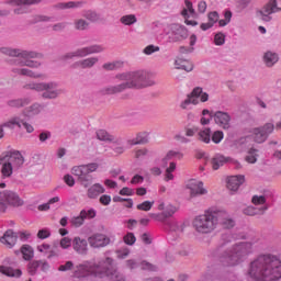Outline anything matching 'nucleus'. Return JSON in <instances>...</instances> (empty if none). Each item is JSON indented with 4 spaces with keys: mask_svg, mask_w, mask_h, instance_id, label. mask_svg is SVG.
<instances>
[{
    "mask_svg": "<svg viewBox=\"0 0 281 281\" xmlns=\"http://www.w3.org/2000/svg\"><path fill=\"white\" fill-rule=\"evenodd\" d=\"M115 259L104 256L95 259L87 260L83 263L76 266L74 271L75 278H110L111 281H126V277L113 268Z\"/></svg>",
    "mask_w": 281,
    "mask_h": 281,
    "instance_id": "f257e3e1",
    "label": "nucleus"
},
{
    "mask_svg": "<svg viewBox=\"0 0 281 281\" xmlns=\"http://www.w3.org/2000/svg\"><path fill=\"white\" fill-rule=\"evenodd\" d=\"M248 276L256 281H277L281 278V260L273 255H262L255 259Z\"/></svg>",
    "mask_w": 281,
    "mask_h": 281,
    "instance_id": "f03ea898",
    "label": "nucleus"
},
{
    "mask_svg": "<svg viewBox=\"0 0 281 281\" xmlns=\"http://www.w3.org/2000/svg\"><path fill=\"white\" fill-rule=\"evenodd\" d=\"M1 54L5 56H11L13 59V65L16 68H13L15 74H20V76H29V78H41V74H35L34 71L23 68L31 67L32 69L41 67V61L34 60V58L38 57V54L30 50H22L9 47L0 48Z\"/></svg>",
    "mask_w": 281,
    "mask_h": 281,
    "instance_id": "7ed1b4c3",
    "label": "nucleus"
},
{
    "mask_svg": "<svg viewBox=\"0 0 281 281\" xmlns=\"http://www.w3.org/2000/svg\"><path fill=\"white\" fill-rule=\"evenodd\" d=\"M116 80L123 83L105 88L103 93L113 95V93H122L126 89H145V87H149L150 85L148 82V72L144 70L119 74L116 75Z\"/></svg>",
    "mask_w": 281,
    "mask_h": 281,
    "instance_id": "20e7f679",
    "label": "nucleus"
},
{
    "mask_svg": "<svg viewBox=\"0 0 281 281\" xmlns=\"http://www.w3.org/2000/svg\"><path fill=\"white\" fill-rule=\"evenodd\" d=\"M252 249L254 245L249 241L237 243L220 256V262L223 267H236L247 260V256L251 254Z\"/></svg>",
    "mask_w": 281,
    "mask_h": 281,
    "instance_id": "39448f33",
    "label": "nucleus"
},
{
    "mask_svg": "<svg viewBox=\"0 0 281 281\" xmlns=\"http://www.w3.org/2000/svg\"><path fill=\"white\" fill-rule=\"evenodd\" d=\"M218 216H221V213L207 210L193 218V228L198 234H212L218 227Z\"/></svg>",
    "mask_w": 281,
    "mask_h": 281,
    "instance_id": "423d86ee",
    "label": "nucleus"
},
{
    "mask_svg": "<svg viewBox=\"0 0 281 281\" xmlns=\"http://www.w3.org/2000/svg\"><path fill=\"white\" fill-rule=\"evenodd\" d=\"M100 168L98 162H90L88 165L75 166L71 168V175L77 177L79 183L83 188H89L91 186V172H95Z\"/></svg>",
    "mask_w": 281,
    "mask_h": 281,
    "instance_id": "0eeeda50",
    "label": "nucleus"
},
{
    "mask_svg": "<svg viewBox=\"0 0 281 281\" xmlns=\"http://www.w3.org/2000/svg\"><path fill=\"white\" fill-rule=\"evenodd\" d=\"M24 88L34 91H44L42 98H45L46 100H54L58 98L59 93H63V91L58 90V85L55 82L29 83L24 86Z\"/></svg>",
    "mask_w": 281,
    "mask_h": 281,
    "instance_id": "6e6552de",
    "label": "nucleus"
},
{
    "mask_svg": "<svg viewBox=\"0 0 281 281\" xmlns=\"http://www.w3.org/2000/svg\"><path fill=\"white\" fill-rule=\"evenodd\" d=\"M199 98L200 102H207V100H210V94H207V92H203V88L196 87L187 95V99L180 103V109L186 111L190 109V104L196 106V104H199Z\"/></svg>",
    "mask_w": 281,
    "mask_h": 281,
    "instance_id": "1a4fd4ad",
    "label": "nucleus"
},
{
    "mask_svg": "<svg viewBox=\"0 0 281 281\" xmlns=\"http://www.w3.org/2000/svg\"><path fill=\"white\" fill-rule=\"evenodd\" d=\"M276 125L273 123H266L261 127H255L249 131L250 139H254L256 144H265L269 135L273 133Z\"/></svg>",
    "mask_w": 281,
    "mask_h": 281,
    "instance_id": "9d476101",
    "label": "nucleus"
},
{
    "mask_svg": "<svg viewBox=\"0 0 281 281\" xmlns=\"http://www.w3.org/2000/svg\"><path fill=\"white\" fill-rule=\"evenodd\" d=\"M166 34L171 43H177L188 38V29L181 24H171L167 26Z\"/></svg>",
    "mask_w": 281,
    "mask_h": 281,
    "instance_id": "9b49d317",
    "label": "nucleus"
},
{
    "mask_svg": "<svg viewBox=\"0 0 281 281\" xmlns=\"http://www.w3.org/2000/svg\"><path fill=\"white\" fill-rule=\"evenodd\" d=\"M104 50V46L102 45H91L87 47L79 48L72 53H68L64 56V60H68V58H85V56H90V54H101Z\"/></svg>",
    "mask_w": 281,
    "mask_h": 281,
    "instance_id": "f8f14e48",
    "label": "nucleus"
},
{
    "mask_svg": "<svg viewBox=\"0 0 281 281\" xmlns=\"http://www.w3.org/2000/svg\"><path fill=\"white\" fill-rule=\"evenodd\" d=\"M281 7L278 5V0H269L266 5L257 12L258 19L261 21L269 22L271 21V14H276V12H280Z\"/></svg>",
    "mask_w": 281,
    "mask_h": 281,
    "instance_id": "ddd939ff",
    "label": "nucleus"
},
{
    "mask_svg": "<svg viewBox=\"0 0 281 281\" xmlns=\"http://www.w3.org/2000/svg\"><path fill=\"white\" fill-rule=\"evenodd\" d=\"M88 245H90L92 249H104V247L111 245V237L104 233H94L88 237Z\"/></svg>",
    "mask_w": 281,
    "mask_h": 281,
    "instance_id": "4468645a",
    "label": "nucleus"
},
{
    "mask_svg": "<svg viewBox=\"0 0 281 281\" xmlns=\"http://www.w3.org/2000/svg\"><path fill=\"white\" fill-rule=\"evenodd\" d=\"M187 190H190L191 199L194 196H203L207 194V189H205L203 181L191 179L187 183Z\"/></svg>",
    "mask_w": 281,
    "mask_h": 281,
    "instance_id": "2eb2a0df",
    "label": "nucleus"
},
{
    "mask_svg": "<svg viewBox=\"0 0 281 281\" xmlns=\"http://www.w3.org/2000/svg\"><path fill=\"white\" fill-rule=\"evenodd\" d=\"M213 120L220 128H223L224 131H229L232 128V115L227 112L223 111H216L213 114Z\"/></svg>",
    "mask_w": 281,
    "mask_h": 281,
    "instance_id": "dca6fc26",
    "label": "nucleus"
},
{
    "mask_svg": "<svg viewBox=\"0 0 281 281\" xmlns=\"http://www.w3.org/2000/svg\"><path fill=\"white\" fill-rule=\"evenodd\" d=\"M3 161H8L13 168H21L25 164V158L19 150L8 151L3 156Z\"/></svg>",
    "mask_w": 281,
    "mask_h": 281,
    "instance_id": "f3484780",
    "label": "nucleus"
},
{
    "mask_svg": "<svg viewBox=\"0 0 281 281\" xmlns=\"http://www.w3.org/2000/svg\"><path fill=\"white\" fill-rule=\"evenodd\" d=\"M0 243L7 249H14V247H16V243H19V235L14 233L13 229H7L0 237Z\"/></svg>",
    "mask_w": 281,
    "mask_h": 281,
    "instance_id": "a211bd4d",
    "label": "nucleus"
},
{
    "mask_svg": "<svg viewBox=\"0 0 281 281\" xmlns=\"http://www.w3.org/2000/svg\"><path fill=\"white\" fill-rule=\"evenodd\" d=\"M245 183V176H229L226 180V188L231 190V192H237V190Z\"/></svg>",
    "mask_w": 281,
    "mask_h": 281,
    "instance_id": "6ab92c4d",
    "label": "nucleus"
},
{
    "mask_svg": "<svg viewBox=\"0 0 281 281\" xmlns=\"http://www.w3.org/2000/svg\"><path fill=\"white\" fill-rule=\"evenodd\" d=\"M87 2L81 1H68V2H58L53 5V10H77L78 8H85Z\"/></svg>",
    "mask_w": 281,
    "mask_h": 281,
    "instance_id": "aec40b11",
    "label": "nucleus"
},
{
    "mask_svg": "<svg viewBox=\"0 0 281 281\" xmlns=\"http://www.w3.org/2000/svg\"><path fill=\"white\" fill-rule=\"evenodd\" d=\"M72 248L80 256H87V252L89 251V241L80 237H75L72 240Z\"/></svg>",
    "mask_w": 281,
    "mask_h": 281,
    "instance_id": "412c9836",
    "label": "nucleus"
},
{
    "mask_svg": "<svg viewBox=\"0 0 281 281\" xmlns=\"http://www.w3.org/2000/svg\"><path fill=\"white\" fill-rule=\"evenodd\" d=\"M2 194H4V202L8 205H13L14 207H19L23 205V200L16 194L14 191H2Z\"/></svg>",
    "mask_w": 281,
    "mask_h": 281,
    "instance_id": "4be33fe9",
    "label": "nucleus"
},
{
    "mask_svg": "<svg viewBox=\"0 0 281 281\" xmlns=\"http://www.w3.org/2000/svg\"><path fill=\"white\" fill-rule=\"evenodd\" d=\"M15 256H19V254L22 255L23 260L26 262H30V260L34 259V248L30 244H23L20 247V250L14 251Z\"/></svg>",
    "mask_w": 281,
    "mask_h": 281,
    "instance_id": "5701e85b",
    "label": "nucleus"
},
{
    "mask_svg": "<svg viewBox=\"0 0 281 281\" xmlns=\"http://www.w3.org/2000/svg\"><path fill=\"white\" fill-rule=\"evenodd\" d=\"M158 210L159 212H162V218H170L172 216H175V214H177V212H179V207H177L173 204H166L164 202H161L158 205Z\"/></svg>",
    "mask_w": 281,
    "mask_h": 281,
    "instance_id": "b1692460",
    "label": "nucleus"
},
{
    "mask_svg": "<svg viewBox=\"0 0 281 281\" xmlns=\"http://www.w3.org/2000/svg\"><path fill=\"white\" fill-rule=\"evenodd\" d=\"M221 19V15H218V12L216 11H213V12H210L207 14V21L206 23H202L200 25V29L203 31V32H207V30H212V27H214V24L215 23H218V20Z\"/></svg>",
    "mask_w": 281,
    "mask_h": 281,
    "instance_id": "393cba45",
    "label": "nucleus"
},
{
    "mask_svg": "<svg viewBox=\"0 0 281 281\" xmlns=\"http://www.w3.org/2000/svg\"><path fill=\"white\" fill-rule=\"evenodd\" d=\"M216 214H221V215H218V223H221V225L225 229H232V227H234V225H236V223L234 222V220H232V217H229V214H227V212L216 211Z\"/></svg>",
    "mask_w": 281,
    "mask_h": 281,
    "instance_id": "a878e982",
    "label": "nucleus"
},
{
    "mask_svg": "<svg viewBox=\"0 0 281 281\" xmlns=\"http://www.w3.org/2000/svg\"><path fill=\"white\" fill-rule=\"evenodd\" d=\"M37 251L46 256L48 260L52 258H58V251H56L49 244H41L37 246Z\"/></svg>",
    "mask_w": 281,
    "mask_h": 281,
    "instance_id": "bb28decb",
    "label": "nucleus"
},
{
    "mask_svg": "<svg viewBox=\"0 0 281 281\" xmlns=\"http://www.w3.org/2000/svg\"><path fill=\"white\" fill-rule=\"evenodd\" d=\"M0 273L8 278H21L23 276V271H21V269H14L8 266H0Z\"/></svg>",
    "mask_w": 281,
    "mask_h": 281,
    "instance_id": "cd10ccee",
    "label": "nucleus"
},
{
    "mask_svg": "<svg viewBox=\"0 0 281 281\" xmlns=\"http://www.w3.org/2000/svg\"><path fill=\"white\" fill-rule=\"evenodd\" d=\"M228 161L229 157L217 154L211 159L212 169L218 170V168H222V166H225V164H228Z\"/></svg>",
    "mask_w": 281,
    "mask_h": 281,
    "instance_id": "c85d7f7f",
    "label": "nucleus"
},
{
    "mask_svg": "<svg viewBox=\"0 0 281 281\" xmlns=\"http://www.w3.org/2000/svg\"><path fill=\"white\" fill-rule=\"evenodd\" d=\"M100 194H104V187L100 183L92 184L87 192L88 199H98Z\"/></svg>",
    "mask_w": 281,
    "mask_h": 281,
    "instance_id": "c756f323",
    "label": "nucleus"
},
{
    "mask_svg": "<svg viewBox=\"0 0 281 281\" xmlns=\"http://www.w3.org/2000/svg\"><path fill=\"white\" fill-rule=\"evenodd\" d=\"M98 57H89L77 61L74 67H80L81 69H91L95 64H98Z\"/></svg>",
    "mask_w": 281,
    "mask_h": 281,
    "instance_id": "7c9ffc66",
    "label": "nucleus"
},
{
    "mask_svg": "<svg viewBox=\"0 0 281 281\" xmlns=\"http://www.w3.org/2000/svg\"><path fill=\"white\" fill-rule=\"evenodd\" d=\"M127 144H130V146L148 144V133L147 132L138 133L135 138L127 140Z\"/></svg>",
    "mask_w": 281,
    "mask_h": 281,
    "instance_id": "2f4dec72",
    "label": "nucleus"
},
{
    "mask_svg": "<svg viewBox=\"0 0 281 281\" xmlns=\"http://www.w3.org/2000/svg\"><path fill=\"white\" fill-rule=\"evenodd\" d=\"M175 67L176 69H183L184 71H192V69H194V65L190 60L183 58H177L175 60Z\"/></svg>",
    "mask_w": 281,
    "mask_h": 281,
    "instance_id": "473e14b6",
    "label": "nucleus"
},
{
    "mask_svg": "<svg viewBox=\"0 0 281 281\" xmlns=\"http://www.w3.org/2000/svg\"><path fill=\"white\" fill-rule=\"evenodd\" d=\"M198 139L204 144H210V142H212V128L205 127L198 132Z\"/></svg>",
    "mask_w": 281,
    "mask_h": 281,
    "instance_id": "72a5a7b5",
    "label": "nucleus"
},
{
    "mask_svg": "<svg viewBox=\"0 0 281 281\" xmlns=\"http://www.w3.org/2000/svg\"><path fill=\"white\" fill-rule=\"evenodd\" d=\"M278 60H279L278 54L273 52H267L263 55V63L267 67H273V65H276Z\"/></svg>",
    "mask_w": 281,
    "mask_h": 281,
    "instance_id": "f704fd0d",
    "label": "nucleus"
},
{
    "mask_svg": "<svg viewBox=\"0 0 281 281\" xmlns=\"http://www.w3.org/2000/svg\"><path fill=\"white\" fill-rule=\"evenodd\" d=\"M269 210L268 206H265L262 209H258L256 206H247L245 210H244V214L246 216H257V214H265V212H267Z\"/></svg>",
    "mask_w": 281,
    "mask_h": 281,
    "instance_id": "c9c22d12",
    "label": "nucleus"
},
{
    "mask_svg": "<svg viewBox=\"0 0 281 281\" xmlns=\"http://www.w3.org/2000/svg\"><path fill=\"white\" fill-rule=\"evenodd\" d=\"M30 102H32L30 98L14 99L9 101V106H12L13 109H21V106H27Z\"/></svg>",
    "mask_w": 281,
    "mask_h": 281,
    "instance_id": "e433bc0d",
    "label": "nucleus"
},
{
    "mask_svg": "<svg viewBox=\"0 0 281 281\" xmlns=\"http://www.w3.org/2000/svg\"><path fill=\"white\" fill-rule=\"evenodd\" d=\"M97 139H100V142H115V136L109 134L105 130H98Z\"/></svg>",
    "mask_w": 281,
    "mask_h": 281,
    "instance_id": "4c0bfd02",
    "label": "nucleus"
},
{
    "mask_svg": "<svg viewBox=\"0 0 281 281\" xmlns=\"http://www.w3.org/2000/svg\"><path fill=\"white\" fill-rule=\"evenodd\" d=\"M74 27L75 30H78L79 32H85L89 27V21L79 18L74 21Z\"/></svg>",
    "mask_w": 281,
    "mask_h": 281,
    "instance_id": "58836bf2",
    "label": "nucleus"
},
{
    "mask_svg": "<svg viewBox=\"0 0 281 281\" xmlns=\"http://www.w3.org/2000/svg\"><path fill=\"white\" fill-rule=\"evenodd\" d=\"M13 170H14V167L12 165H10L7 160H4V162L2 164V168H1L2 177L4 179L12 177Z\"/></svg>",
    "mask_w": 281,
    "mask_h": 281,
    "instance_id": "ea45409f",
    "label": "nucleus"
},
{
    "mask_svg": "<svg viewBox=\"0 0 281 281\" xmlns=\"http://www.w3.org/2000/svg\"><path fill=\"white\" fill-rule=\"evenodd\" d=\"M1 126L2 128H14V126H18V128H21V117L19 116L12 117L9 121L4 122Z\"/></svg>",
    "mask_w": 281,
    "mask_h": 281,
    "instance_id": "a19ab883",
    "label": "nucleus"
},
{
    "mask_svg": "<svg viewBox=\"0 0 281 281\" xmlns=\"http://www.w3.org/2000/svg\"><path fill=\"white\" fill-rule=\"evenodd\" d=\"M245 161H247V164H256V161H258V149L251 147L245 157Z\"/></svg>",
    "mask_w": 281,
    "mask_h": 281,
    "instance_id": "79ce46f5",
    "label": "nucleus"
},
{
    "mask_svg": "<svg viewBox=\"0 0 281 281\" xmlns=\"http://www.w3.org/2000/svg\"><path fill=\"white\" fill-rule=\"evenodd\" d=\"M122 25H135L137 23V16L135 14L123 15L120 19Z\"/></svg>",
    "mask_w": 281,
    "mask_h": 281,
    "instance_id": "37998d69",
    "label": "nucleus"
},
{
    "mask_svg": "<svg viewBox=\"0 0 281 281\" xmlns=\"http://www.w3.org/2000/svg\"><path fill=\"white\" fill-rule=\"evenodd\" d=\"M169 159H183V153L181 151H177V150H170L167 153L166 157L162 159V161L165 162L166 166V161H169Z\"/></svg>",
    "mask_w": 281,
    "mask_h": 281,
    "instance_id": "c03bdc74",
    "label": "nucleus"
},
{
    "mask_svg": "<svg viewBox=\"0 0 281 281\" xmlns=\"http://www.w3.org/2000/svg\"><path fill=\"white\" fill-rule=\"evenodd\" d=\"M122 67H124V61H113L103 65L105 71H115V69H122Z\"/></svg>",
    "mask_w": 281,
    "mask_h": 281,
    "instance_id": "a18cd8bd",
    "label": "nucleus"
},
{
    "mask_svg": "<svg viewBox=\"0 0 281 281\" xmlns=\"http://www.w3.org/2000/svg\"><path fill=\"white\" fill-rule=\"evenodd\" d=\"M171 232L176 234V236H183V232L186 231V224L183 223H173L171 225Z\"/></svg>",
    "mask_w": 281,
    "mask_h": 281,
    "instance_id": "49530a36",
    "label": "nucleus"
},
{
    "mask_svg": "<svg viewBox=\"0 0 281 281\" xmlns=\"http://www.w3.org/2000/svg\"><path fill=\"white\" fill-rule=\"evenodd\" d=\"M11 3L13 5H38L43 3V0H12Z\"/></svg>",
    "mask_w": 281,
    "mask_h": 281,
    "instance_id": "de8ad7c7",
    "label": "nucleus"
},
{
    "mask_svg": "<svg viewBox=\"0 0 281 281\" xmlns=\"http://www.w3.org/2000/svg\"><path fill=\"white\" fill-rule=\"evenodd\" d=\"M83 16L85 19H87V21H90L91 23H95V21H100V15L93 10L85 11Z\"/></svg>",
    "mask_w": 281,
    "mask_h": 281,
    "instance_id": "09e8293b",
    "label": "nucleus"
},
{
    "mask_svg": "<svg viewBox=\"0 0 281 281\" xmlns=\"http://www.w3.org/2000/svg\"><path fill=\"white\" fill-rule=\"evenodd\" d=\"M184 5L186 8L182 10L181 14L184 19H188L190 16L189 14H194V7L192 5V2H190V0H184Z\"/></svg>",
    "mask_w": 281,
    "mask_h": 281,
    "instance_id": "8fccbe9b",
    "label": "nucleus"
},
{
    "mask_svg": "<svg viewBox=\"0 0 281 281\" xmlns=\"http://www.w3.org/2000/svg\"><path fill=\"white\" fill-rule=\"evenodd\" d=\"M83 221L95 218L97 212L94 209L81 210L79 213Z\"/></svg>",
    "mask_w": 281,
    "mask_h": 281,
    "instance_id": "3c124183",
    "label": "nucleus"
},
{
    "mask_svg": "<svg viewBox=\"0 0 281 281\" xmlns=\"http://www.w3.org/2000/svg\"><path fill=\"white\" fill-rule=\"evenodd\" d=\"M154 205L155 201H144L143 203L136 205V209L139 210L140 212H150Z\"/></svg>",
    "mask_w": 281,
    "mask_h": 281,
    "instance_id": "603ef678",
    "label": "nucleus"
},
{
    "mask_svg": "<svg viewBox=\"0 0 281 281\" xmlns=\"http://www.w3.org/2000/svg\"><path fill=\"white\" fill-rule=\"evenodd\" d=\"M115 254H116V258H119V260H124V259L128 258V256L131 255V249H128V247H123V248L115 250Z\"/></svg>",
    "mask_w": 281,
    "mask_h": 281,
    "instance_id": "864d4df0",
    "label": "nucleus"
},
{
    "mask_svg": "<svg viewBox=\"0 0 281 281\" xmlns=\"http://www.w3.org/2000/svg\"><path fill=\"white\" fill-rule=\"evenodd\" d=\"M160 47L156 46V45H147L144 49H143V54H145V56H153V54H156V52H160Z\"/></svg>",
    "mask_w": 281,
    "mask_h": 281,
    "instance_id": "5fc2aeb1",
    "label": "nucleus"
},
{
    "mask_svg": "<svg viewBox=\"0 0 281 281\" xmlns=\"http://www.w3.org/2000/svg\"><path fill=\"white\" fill-rule=\"evenodd\" d=\"M70 225L71 227H82L85 225V220L82 218V215L74 216L70 218Z\"/></svg>",
    "mask_w": 281,
    "mask_h": 281,
    "instance_id": "6e6d98bb",
    "label": "nucleus"
},
{
    "mask_svg": "<svg viewBox=\"0 0 281 281\" xmlns=\"http://www.w3.org/2000/svg\"><path fill=\"white\" fill-rule=\"evenodd\" d=\"M225 137V134L223 133V131H215L212 136L211 139L213 142V144H221V142H223Z\"/></svg>",
    "mask_w": 281,
    "mask_h": 281,
    "instance_id": "4d7b16f0",
    "label": "nucleus"
},
{
    "mask_svg": "<svg viewBox=\"0 0 281 281\" xmlns=\"http://www.w3.org/2000/svg\"><path fill=\"white\" fill-rule=\"evenodd\" d=\"M38 269H40L38 260H33V261L29 262L27 271H29L30 276H36V272L38 271Z\"/></svg>",
    "mask_w": 281,
    "mask_h": 281,
    "instance_id": "13d9d810",
    "label": "nucleus"
},
{
    "mask_svg": "<svg viewBox=\"0 0 281 281\" xmlns=\"http://www.w3.org/2000/svg\"><path fill=\"white\" fill-rule=\"evenodd\" d=\"M52 21V16L37 14L33 16L32 23H47Z\"/></svg>",
    "mask_w": 281,
    "mask_h": 281,
    "instance_id": "bf43d9fd",
    "label": "nucleus"
},
{
    "mask_svg": "<svg viewBox=\"0 0 281 281\" xmlns=\"http://www.w3.org/2000/svg\"><path fill=\"white\" fill-rule=\"evenodd\" d=\"M41 109H42L41 104L35 103L26 110L25 115H27V116L38 115V112L41 111Z\"/></svg>",
    "mask_w": 281,
    "mask_h": 281,
    "instance_id": "052dcab7",
    "label": "nucleus"
},
{
    "mask_svg": "<svg viewBox=\"0 0 281 281\" xmlns=\"http://www.w3.org/2000/svg\"><path fill=\"white\" fill-rule=\"evenodd\" d=\"M136 240H137V238L135 237V234H133V233H127L123 237V243H125V245L133 246V244L136 243Z\"/></svg>",
    "mask_w": 281,
    "mask_h": 281,
    "instance_id": "680f3d73",
    "label": "nucleus"
},
{
    "mask_svg": "<svg viewBox=\"0 0 281 281\" xmlns=\"http://www.w3.org/2000/svg\"><path fill=\"white\" fill-rule=\"evenodd\" d=\"M251 203L254 205H265V203H267V198L265 195H254Z\"/></svg>",
    "mask_w": 281,
    "mask_h": 281,
    "instance_id": "e2e57ef3",
    "label": "nucleus"
},
{
    "mask_svg": "<svg viewBox=\"0 0 281 281\" xmlns=\"http://www.w3.org/2000/svg\"><path fill=\"white\" fill-rule=\"evenodd\" d=\"M140 269H143V271H157V266H155L148 261H142Z\"/></svg>",
    "mask_w": 281,
    "mask_h": 281,
    "instance_id": "0e129e2a",
    "label": "nucleus"
},
{
    "mask_svg": "<svg viewBox=\"0 0 281 281\" xmlns=\"http://www.w3.org/2000/svg\"><path fill=\"white\" fill-rule=\"evenodd\" d=\"M199 133V127L198 126H192V127H186L184 128V135L186 137H194Z\"/></svg>",
    "mask_w": 281,
    "mask_h": 281,
    "instance_id": "69168bd1",
    "label": "nucleus"
},
{
    "mask_svg": "<svg viewBox=\"0 0 281 281\" xmlns=\"http://www.w3.org/2000/svg\"><path fill=\"white\" fill-rule=\"evenodd\" d=\"M148 155L147 148L134 149L135 159H142V157H146Z\"/></svg>",
    "mask_w": 281,
    "mask_h": 281,
    "instance_id": "338daca9",
    "label": "nucleus"
},
{
    "mask_svg": "<svg viewBox=\"0 0 281 281\" xmlns=\"http://www.w3.org/2000/svg\"><path fill=\"white\" fill-rule=\"evenodd\" d=\"M250 142H251V136L250 135L244 136V137H240L237 140V146H249Z\"/></svg>",
    "mask_w": 281,
    "mask_h": 281,
    "instance_id": "774afa93",
    "label": "nucleus"
}]
</instances>
